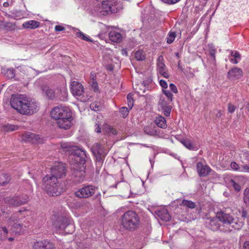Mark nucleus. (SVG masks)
Returning <instances> with one entry per match:
<instances>
[{
  "mask_svg": "<svg viewBox=\"0 0 249 249\" xmlns=\"http://www.w3.org/2000/svg\"><path fill=\"white\" fill-rule=\"evenodd\" d=\"M78 249H89V247L87 246H84L83 244H80L79 246Z\"/></svg>",
  "mask_w": 249,
  "mask_h": 249,
  "instance_id": "nucleus-55",
  "label": "nucleus"
},
{
  "mask_svg": "<svg viewBox=\"0 0 249 249\" xmlns=\"http://www.w3.org/2000/svg\"><path fill=\"white\" fill-rule=\"evenodd\" d=\"M144 132L147 135L156 136L159 135V130L152 126H146L143 128Z\"/></svg>",
  "mask_w": 249,
  "mask_h": 249,
  "instance_id": "nucleus-25",
  "label": "nucleus"
},
{
  "mask_svg": "<svg viewBox=\"0 0 249 249\" xmlns=\"http://www.w3.org/2000/svg\"><path fill=\"white\" fill-rule=\"evenodd\" d=\"M160 85L162 87V89H166L168 87V85L166 82L164 80H160Z\"/></svg>",
  "mask_w": 249,
  "mask_h": 249,
  "instance_id": "nucleus-49",
  "label": "nucleus"
},
{
  "mask_svg": "<svg viewBox=\"0 0 249 249\" xmlns=\"http://www.w3.org/2000/svg\"><path fill=\"white\" fill-rule=\"evenodd\" d=\"M208 47L210 57H213V56H215L216 50L212 44H209Z\"/></svg>",
  "mask_w": 249,
  "mask_h": 249,
  "instance_id": "nucleus-41",
  "label": "nucleus"
},
{
  "mask_svg": "<svg viewBox=\"0 0 249 249\" xmlns=\"http://www.w3.org/2000/svg\"><path fill=\"white\" fill-rule=\"evenodd\" d=\"M63 95L62 98H60L61 100L65 101L67 99V92L66 89L64 88L63 90Z\"/></svg>",
  "mask_w": 249,
  "mask_h": 249,
  "instance_id": "nucleus-52",
  "label": "nucleus"
},
{
  "mask_svg": "<svg viewBox=\"0 0 249 249\" xmlns=\"http://www.w3.org/2000/svg\"><path fill=\"white\" fill-rule=\"evenodd\" d=\"M95 128V131L97 133H100L101 132V128L100 127L99 124H96Z\"/></svg>",
  "mask_w": 249,
  "mask_h": 249,
  "instance_id": "nucleus-54",
  "label": "nucleus"
},
{
  "mask_svg": "<svg viewBox=\"0 0 249 249\" xmlns=\"http://www.w3.org/2000/svg\"><path fill=\"white\" fill-rule=\"evenodd\" d=\"M8 5V2H4L3 3V6L4 7H7Z\"/></svg>",
  "mask_w": 249,
  "mask_h": 249,
  "instance_id": "nucleus-64",
  "label": "nucleus"
},
{
  "mask_svg": "<svg viewBox=\"0 0 249 249\" xmlns=\"http://www.w3.org/2000/svg\"><path fill=\"white\" fill-rule=\"evenodd\" d=\"M249 190L248 189H245L244 191L245 196H247L249 195Z\"/></svg>",
  "mask_w": 249,
  "mask_h": 249,
  "instance_id": "nucleus-60",
  "label": "nucleus"
},
{
  "mask_svg": "<svg viewBox=\"0 0 249 249\" xmlns=\"http://www.w3.org/2000/svg\"><path fill=\"white\" fill-rule=\"evenodd\" d=\"M71 90L74 96L79 97L84 93V88L80 83L73 81L71 84Z\"/></svg>",
  "mask_w": 249,
  "mask_h": 249,
  "instance_id": "nucleus-15",
  "label": "nucleus"
},
{
  "mask_svg": "<svg viewBox=\"0 0 249 249\" xmlns=\"http://www.w3.org/2000/svg\"><path fill=\"white\" fill-rule=\"evenodd\" d=\"M230 166L232 170L239 172L240 166L236 162L234 161L231 162Z\"/></svg>",
  "mask_w": 249,
  "mask_h": 249,
  "instance_id": "nucleus-45",
  "label": "nucleus"
},
{
  "mask_svg": "<svg viewBox=\"0 0 249 249\" xmlns=\"http://www.w3.org/2000/svg\"><path fill=\"white\" fill-rule=\"evenodd\" d=\"M239 172L249 173V165H241L240 167Z\"/></svg>",
  "mask_w": 249,
  "mask_h": 249,
  "instance_id": "nucleus-46",
  "label": "nucleus"
},
{
  "mask_svg": "<svg viewBox=\"0 0 249 249\" xmlns=\"http://www.w3.org/2000/svg\"><path fill=\"white\" fill-rule=\"evenodd\" d=\"M13 233V231H9L5 226H0V240L2 241L8 239L9 241H13L14 239L13 237H8V234L12 235Z\"/></svg>",
  "mask_w": 249,
  "mask_h": 249,
  "instance_id": "nucleus-19",
  "label": "nucleus"
},
{
  "mask_svg": "<svg viewBox=\"0 0 249 249\" xmlns=\"http://www.w3.org/2000/svg\"><path fill=\"white\" fill-rule=\"evenodd\" d=\"M172 0V4H175V3H177V2H178L180 0Z\"/></svg>",
  "mask_w": 249,
  "mask_h": 249,
  "instance_id": "nucleus-63",
  "label": "nucleus"
},
{
  "mask_svg": "<svg viewBox=\"0 0 249 249\" xmlns=\"http://www.w3.org/2000/svg\"><path fill=\"white\" fill-rule=\"evenodd\" d=\"M228 111H229V113H232L233 112H234V111L235 110V107L233 105H231V104H229L228 105Z\"/></svg>",
  "mask_w": 249,
  "mask_h": 249,
  "instance_id": "nucleus-50",
  "label": "nucleus"
},
{
  "mask_svg": "<svg viewBox=\"0 0 249 249\" xmlns=\"http://www.w3.org/2000/svg\"><path fill=\"white\" fill-rule=\"evenodd\" d=\"M119 112L123 118H125L128 114L129 110L126 107H122L120 108Z\"/></svg>",
  "mask_w": 249,
  "mask_h": 249,
  "instance_id": "nucleus-40",
  "label": "nucleus"
},
{
  "mask_svg": "<svg viewBox=\"0 0 249 249\" xmlns=\"http://www.w3.org/2000/svg\"><path fill=\"white\" fill-rule=\"evenodd\" d=\"M43 249H54L53 244L47 240H43Z\"/></svg>",
  "mask_w": 249,
  "mask_h": 249,
  "instance_id": "nucleus-36",
  "label": "nucleus"
},
{
  "mask_svg": "<svg viewBox=\"0 0 249 249\" xmlns=\"http://www.w3.org/2000/svg\"><path fill=\"white\" fill-rule=\"evenodd\" d=\"M10 180V177L6 174H0V185H4Z\"/></svg>",
  "mask_w": 249,
  "mask_h": 249,
  "instance_id": "nucleus-29",
  "label": "nucleus"
},
{
  "mask_svg": "<svg viewBox=\"0 0 249 249\" xmlns=\"http://www.w3.org/2000/svg\"><path fill=\"white\" fill-rule=\"evenodd\" d=\"M182 205L190 209H194L196 207V204L194 202L185 199L182 200Z\"/></svg>",
  "mask_w": 249,
  "mask_h": 249,
  "instance_id": "nucleus-32",
  "label": "nucleus"
},
{
  "mask_svg": "<svg viewBox=\"0 0 249 249\" xmlns=\"http://www.w3.org/2000/svg\"><path fill=\"white\" fill-rule=\"evenodd\" d=\"M228 59L231 63L235 64L238 63L240 60L241 55L237 51H230Z\"/></svg>",
  "mask_w": 249,
  "mask_h": 249,
  "instance_id": "nucleus-21",
  "label": "nucleus"
},
{
  "mask_svg": "<svg viewBox=\"0 0 249 249\" xmlns=\"http://www.w3.org/2000/svg\"><path fill=\"white\" fill-rule=\"evenodd\" d=\"M97 188L92 185H85L79 189L75 193V196L79 198H87L92 196L96 192Z\"/></svg>",
  "mask_w": 249,
  "mask_h": 249,
  "instance_id": "nucleus-11",
  "label": "nucleus"
},
{
  "mask_svg": "<svg viewBox=\"0 0 249 249\" xmlns=\"http://www.w3.org/2000/svg\"><path fill=\"white\" fill-rule=\"evenodd\" d=\"M90 108L95 111H98L101 108V106L99 102H94L90 105Z\"/></svg>",
  "mask_w": 249,
  "mask_h": 249,
  "instance_id": "nucleus-35",
  "label": "nucleus"
},
{
  "mask_svg": "<svg viewBox=\"0 0 249 249\" xmlns=\"http://www.w3.org/2000/svg\"><path fill=\"white\" fill-rule=\"evenodd\" d=\"M127 101L128 107L131 109L133 106V99L132 95L128 94L127 96Z\"/></svg>",
  "mask_w": 249,
  "mask_h": 249,
  "instance_id": "nucleus-44",
  "label": "nucleus"
},
{
  "mask_svg": "<svg viewBox=\"0 0 249 249\" xmlns=\"http://www.w3.org/2000/svg\"><path fill=\"white\" fill-rule=\"evenodd\" d=\"M40 22L36 20H31L23 23V27L25 28L35 29L39 27Z\"/></svg>",
  "mask_w": 249,
  "mask_h": 249,
  "instance_id": "nucleus-23",
  "label": "nucleus"
},
{
  "mask_svg": "<svg viewBox=\"0 0 249 249\" xmlns=\"http://www.w3.org/2000/svg\"><path fill=\"white\" fill-rule=\"evenodd\" d=\"M180 142L188 149L190 150L196 151L198 149V145L188 139H183Z\"/></svg>",
  "mask_w": 249,
  "mask_h": 249,
  "instance_id": "nucleus-18",
  "label": "nucleus"
},
{
  "mask_svg": "<svg viewBox=\"0 0 249 249\" xmlns=\"http://www.w3.org/2000/svg\"><path fill=\"white\" fill-rule=\"evenodd\" d=\"M169 89L170 90L174 93H177L178 92V90L176 86L173 83L169 84Z\"/></svg>",
  "mask_w": 249,
  "mask_h": 249,
  "instance_id": "nucleus-47",
  "label": "nucleus"
},
{
  "mask_svg": "<svg viewBox=\"0 0 249 249\" xmlns=\"http://www.w3.org/2000/svg\"><path fill=\"white\" fill-rule=\"evenodd\" d=\"M242 75V71L241 69L234 67L228 73V78L234 80L240 78Z\"/></svg>",
  "mask_w": 249,
  "mask_h": 249,
  "instance_id": "nucleus-17",
  "label": "nucleus"
},
{
  "mask_svg": "<svg viewBox=\"0 0 249 249\" xmlns=\"http://www.w3.org/2000/svg\"><path fill=\"white\" fill-rule=\"evenodd\" d=\"M96 77V74L95 73V72H91L90 73V77L91 78V80H93V79H96L95 78Z\"/></svg>",
  "mask_w": 249,
  "mask_h": 249,
  "instance_id": "nucleus-57",
  "label": "nucleus"
},
{
  "mask_svg": "<svg viewBox=\"0 0 249 249\" xmlns=\"http://www.w3.org/2000/svg\"><path fill=\"white\" fill-rule=\"evenodd\" d=\"M43 240L38 241L34 242L33 248V249H43Z\"/></svg>",
  "mask_w": 249,
  "mask_h": 249,
  "instance_id": "nucleus-39",
  "label": "nucleus"
},
{
  "mask_svg": "<svg viewBox=\"0 0 249 249\" xmlns=\"http://www.w3.org/2000/svg\"><path fill=\"white\" fill-rule=\"evenodd\" d=\"M155 123L160 128H165L167 127L166 121L165 118L161 116H159L156 118Z\"/></svg>",
  "mask_w": 249,
  "mask_h": 249,
  "instance_id": "nucleus-27",
  "label": "nucleus"
},
{
  "mask_svg": "<svg viewBox=\"0 0 249 249\" xmlns=\"http://www.w3.org/2000/svg\"><path fill=\"white\" fill-rule=\"evenodd\" d=\"M75 35L77 37L81 38L82 40L91 42L93 41L92 40L90 39L89 36H87L79 30H78V31L76 32Z\"/></svg>",
  "mask_w": 249,
  "mask_h": 249,
  "instance_id": "nucleus-30",
  "label": "nucleus"
},
{
  "mask_svg": "<svg viewBox=\"0 0 249 249\" xmlns=\"http://www.w3.org/2000/svg\"><path fill=\"white\" fill-rule=\"evenodd\" d=\"M53 226L55 231L59 233H61L67 227H70L72 229L73 228V225L71 223V220L66 217L63 216L54 215L52 217ZM72 230H71V231Z\"/></svg>",
  "mask_w": 249,
  "mask_h": 249,
  "instance_id": "nucleus-8",
  "label": "nucleus"
},
{
  "mask_svg": "<svg viewBox=\"0 0 249 249\" xmlns=\"http://www.w3.org/2000/svg\"><path fill=\"white\" fill-rule=\"evenodd\" d=\"M42 90L43 93L49 99H53L54 98V92L53 90L50 89L47 86H43L42 87Z\"/></svg>",
  "mask_w": 249,
  "mask_h": 249,
  "instance_id": "nucleus-24",
  "label": "nucleus"
},
{
  "mask_svg": "<svg viewBox=\"0 0 249 249\" xmlns=\"http://www.w3.org/2000/svg\"><path fill=\"white\" fill-rule=\"evenodd\" d=\"M110 40L114 42H120L123 40V36L121 33L117 30H111L109 34Z\"/></svg>",
  "mask_w": 249,
  "mask_h": 249,
  "instance_id": "nucleus-20",
  "label": "nucleus"
},
{
  "mask_svg": "<svg viewBox=\"0 0 249 249\" xmlns=\"http://www.w3.org/2000/svg\"><path fill=\"white\" fill-rule=\"evenodd\" d=\"M196 169L200 177L207 176L211 171V169L208 165L202 162H198L196 163Z\"/></svg>",
  "mask_w": 249,
  "mask_h": 249,
  "instance_id": "nucleus-16",
  "label": "nucleus"
},
{
  "mask_svg": "<svg viewBox=\"0 0 249 249\" xmlns=\"http://www.w3.org/2000/svg\"><path fill=\"white\" fill-rule=\"evenodd\" d=\"M54 29H55V31H57V32H60V31H62L65 30V28L61 25H56L55 26Z\"/></svg>",
  "mask_w": 249,
  "mask_h": 249,
  "instance_id": "nucleus-51",
  "label": "nucleus"
},
{
  "mask_svg": "<svg viewBox=\"0 0 249 249\" xmlns=\"http://www.w3.org/2000/svg\"><path fill=\"white\" fill-rule=\"evenodd\" d=\"M135 57L137 60H142L145 58L144 52L142 50H139L135 53Z\"/></svg>",
  "mask_w": 249,
  "mask_h": 249,
  "instance_id": "nucleus-34",
  "label": "nucleus"
},
{
  "mask_svg": "<svg viewBox=\"0 0 249 249\" xmlns=\"http://www.w3.org/2000/svg\"><path fill=\"white\" fill-rule=\"evenodd\" d=\"M51 116L56 121L58 126L61 129H69L73 124L71 111L67 107H54L51 111Z\"/></svg>",
  "mask_w": 249,
  "mask_h": 249,
  "instance_id": "nucleus-4",
  "label": "nucleus"
},
{
  "mask_svg": "<svg viewBox=\"0 0 249 249\" xmlns=\"http://www.w3.org/2000/svg\"><path fill=\"white\" fill-rule=\"evenodd\" d=\"M165 69V65L164 63L163 57L160 55L157 60V70L158 71Z\"/></svg>",
  "mask_w": 249,
  "mask_h": 249,
  "instance_id": "nucleus-31",
  "label": "nucleus"
},
{
  "mask_svg": "<svg viewBox=\"0 0 249 249\" xmlns=\"http://www.w3.org/2000/svg\"><path fill=\"white\" fill-rule=\"evenodd\" d=\"M176 34L175 32H170L169 33L167 37V42L168 44L172 43L175 40Z\"/></svg>",
  "mask_w": 249,
  "mask_h": 249,
  "instance_id": "nucleus-37",
  "label": "nucleus"
},
{
  "mask_svg": "<svg viewBox=\"0 0 249 249\" xmlns=\"http://www.w3.org/2000/svg\"><path fill=\"white\" fill-rule=\"evenodd\" d=\"M247 216V213L246 211L243 210L242 212V217L246 218Z\"/></svg>",
  "mask_w": 249,
  "mask_h": 249,
  "instance_id": "nucleus-58",
  "label": "nucleus"
},
{
  "mask_svg": "<svg viewBox=\"0 0 249 249\" xmlns=\"http://www.w3.org/2000/svg\"><path fill=\"white\" fill-rule=\"evenodd\" d=\"M11 107L21 114L31 115L38 110L39 105L35 100L25 95H12L10 99Z\"/></svg>",
  "mask_w": 249,
  "mask_h": 249,
  "instance_id": "nucleus-3",
  "label": "nucleus"
},
{
  "mask_svg": "<svg viewBox=\"0 0 249 249\" xmlns=\"http://www.w3.org/2000/svg\"><path fill=\"white\" fill-rule=\"evenodd\" d=\"M66 169L63 162L55 163L51 168V176H46L43 178V187L51 196H59L64 191L63 185L57 179L65 176Z\"/></svg>",
  "mask_w": 249,
  "mask_h": 249,
  "instance_id": "nucleus-1",
  "label": "nucleus"
},
{
  "mask_svg": "<svg viewBox=\"0 0 249 249\" xmlns=\"http://www.w3.org/2000/svg\"><path fill=\"white\" fill-rule=\"evenodd\" d=\"M31 212L27 210H20L17 213L13 214L7 220V223L12 227V231L13 232L20 234L23 232L24 229L23 226L21 224H17L16 222L21 219L22 217H25L26 215H28Z\"/></svg>",
  "mask_w": 249,
  "mask_h": 249,
  "instance_id": "nucleus-7",
  "label": "nucleus"
},
{
  "mask_svg": "<svg viewBox=\"0 0 249 249\" xmlns=\"http://www.w3.org/2000/svg\"><path fill=\"white\" fill-rule=\"evenodd\" d=\"M61 147L68 155L71 157L73 161L84 162V159L86 157V151L82 148H79L77 146L72 145L70 143L62 142L60 144Z\"/></svg>",
  "mask_w": 249,
  "mask_h": 249,
  "instance_id": "nucleus-5",
  "label": "nucleus"
},
{
  "mask_svg": "<svg viewBox=\"0 0 249 249\" xmlns=\"http://www.w3.org/2000/svg\"><path fill=\"white\" fill-rule=\"evenodd\" d=\"M156 213L163 221H169L171 219V216L166 209H163L158 210L156 212Z\"/></svg>",
  "mask_w": 249,
  "mask_h": 249,
  "instance_id": "nucleus-22",
  "label": "nucleus"
},
{
  "mask_svg": "<svg viewBox=\"0 0 249 249\" xmlns=\"http://www.w3.org/2000/svg\"><path fill=\"white\" fill-rule=\"evenodd\" d=\"M22 139L26 142H30L33 143H39L43 142V139L39 135L30 132H25L22 135Z\"/></svg>",
  "mask_w": 249,
  "mask_h": 249,
  "instance_id": "nucleus-14",
  "label": "nucleus"
},
{
  "mask_svg": "<svg viewBox=\"0 0 249 249\" xmlns=\"http://www.w3.org/2000/svg\"><path fill=\"white\" fill-rule=\"evenodd\" d=\"M173 101L167 99L163 95H160L158 104L159 110L166 117H169L173 108Z\"/></svg>",
  "mask_w": 249,
  "mask_h": 249,
  "instance_id": "nucleus-10",
  "label": "nucleus"
},
{
  "mask_svg": "<svg viewBox=\"0 0 249 249\" xmlns=\"http://www.w3.org/2000/svg\"><path fill=\"white\" fill-rule=\"evenodd\" d=\"M161 0L163 2H164V3L172 4V2L171 0Z\"/></svg>",
  "mask_w": 249,
  "mask_h": 249,
  "instance_id": "nucleus-59",
  "label": "nucleus"
},
{
  "mask_svg": "<svg viewBox=\"0 0 249 249\" xmlns=\"http://www.w3.org/2000/svg\"><path fill=\"white\" fill-rule=\"evenodd\" d=\"M158 72L160 74L165 78H168L169 77V74L166 71L165 69L159 71Z\"/></svg>",
  "mask_w": 249,
  "mask_h": 249,
  "instance_id": "nucleus-48",
  "label": "nucleus"
},
{
  "mask_svg": "<svg viewBox=\"0 0 249 249\" xmlns=\"http://www.w3.org/2000/svg\"><path fill=\"white\" fill-rule=\"evenodd\" d=\"M209 61L211 65H213V66L216 65L215 56H213V57H210Z\"/></svg>",
  "mask_w": 249,
  "mask_h": 249,
  "instance_id": "nucleus-53",
  "label": "nucleus"
},
{
  "mask_svg": "<svg viewBox=\"0 0 249 249\" xmlns=\"http://www.w3.org/2000/svg\"><path fill=\"white\" fill-rule=\"evenodd\" d=\"M162 92L163 94V96H165L167 99L171 101L173 100V94L167 89H162Z\"/></svg>",
  "mask_w": 249,
  "mask_h": 249,
  "instance_id": "nucleus-33",
  "label": "nucleus"
},
{
  "mask_svg": "<svg viewBox=\"0 0 249 249\" xmlns=\"http://www.w3.org/2000/svg\"><path fill=\"white\" fill-rule=\"evenodd\" d=\"M9 210L8 207L5 208L2 205V202H0V217H2L3 219L6 218L9 213Z\"/></svg>",
  "mask_w": 249,
  "mask_h": 249,
  "instance_id": "nucleus-28",
  "label": "nucleus"
},
{
  "mask_svg": "<svg viewBox=\"0 0 249 249\" xmlns=\"http://www.w3.org/2000/svg\"><path fill=\"white\" fill-rule=\"evenodd\" d=\"M28 199V196L26 195H22L21 196H17L13 197H6L4 199V203L9 206H18L26 203Z\"/></svg>",
  "mask_w": 249,
  "mask_h": 249,
  "instance_id": "nucleus-12",
  "label": "nucleus"
},
{
  "mask_svg": "<svg viewBox=\"0 0 249 249\" xmlns=\"http://www.w3.org/2000/svg\"><path fill=\"white\" fill-rule=\"evenodd\" d=\"M18 128V126L9 124H1L0 126V130L5 132L15 131Z\"/></svg>",
  "mask_w": 249,
  "mask_h": 249,
  "instance_id": "nucleus-26",
  "label": "nucleus"
},
{
  "mask_svg": "<svg viewBox=\"0 0 249 249\" xmlns=\"http://www.w3.org/2000/svg\"><path fill=\"white\" fill-rule=\"evenodd\" d=\"M231 184L236 191L239 192L241 190V186L236 182L235 180L231 179Z\"/></svg>",
  "mask_w": 249,
  "mask_h": 249,
  "instance_id": "nucleus-42",
  "label": "nucleus"
},
{
  "mask_svg": "<svg viewBox=\"0 0 249 249\" xmlns=\"http://www.w3.org/2000/svg\"><path fill=\"white\" fill-rule=\"evenodd\" d=\"M244 249H249V241H246L244 244Z\"/></svg>",
  "mask_w": 249,
  "mask_h": 249,
  "instance_id": "nucleus-56",
  "label": "nucleus"
},
{
  "mask_svg": "<svg viewBox=\"0 0 249 249\" xmlns=\"http://www.w3.org/2000/svg\"><path fill=\"white\" fill-rule=\"evenodd\" d=\"M5 74L8 79H12L15 76L14 71L13 69H9L6 71Z\"/></svg>",
  "mask_w": 249,
  "mask_h": 249,
  "instance_id": "nucleus-43",
  "label": "nucleus"
},
{
  "mask_svg": "<svg viewBox=\"0 0 249 249\" xmlns=\"http://www.w3.org/2000/svg\"><path fill=\"white\" fill-rule=\"evenodd\" d=\"M178 68L183 72H184V69L182 67V66L180 65V61H179L178 63Z\"/></svg>",
  "mask_w": 249,
  "mask_h": 249,
  "instance_id": "nucleus-61",
  "label": "nucleus"
},
{
  "mask_svg": "<svg viewBox=\"0 0 249 249\" xmlns=\"http://www.w3.org/2000/svg\"><path fill=\"white\" fill-rule=\"evenodd\" d=\"M120 221L124 228L127 230H134L139 225L140 218L135 212L128 211L123 214Z\"/></svg>",
  "mask_w": 249,
  "mask_h": 249,
  "instance_id": "nucleus-6",
  "label": "nucleus"
},
{
  "mask_svg": "<svg viewBox=\"0 0 249 249\" xmlns=\"http://www.w3.org/2000/svg\"><path fill=\"white\" fill-rule=\"evenodd\" d=\"M91 151L95 157L98 163L101 164L104 158L107 153V151L104 148L102 145L96 143L92 146Z\"/></svg>",
  "mask_w": 249,
  "mask_h": 249,
  "instance_id": "nucleus-13",
  "label": "nucleus"
},
{
  "mask_svg": "<svg viewBox=\"0 0 249 249\" xmlns=\"http://www.w3.org/2000/svg\"><path fill=\"white\" fill-rule=\"evenodd\" d=\"M221 115H222V113L220 111H219L216 115V117H218V118L220 117L221 116Z\"/></svg>",
  "mask_w": 249,
  "mask_h": 249,
  "instance_id": "nucleus-62",
  "label": "nucleus"
},
{
  "mask_svg": "<svg viewBox=\"0 0 249 249\" xmlns=\"http://www.w3.org/2000/svg\"><path fill=\"white\" fill-rule=\"evenodd\" d=\"M88 158V157L86 154V157L84 159L85 161L83 163L80 161H73V172L72 175L73 176V179L75 182H81L84 181L86 175V166L85 164Z\"/></svg>",
  "mask_w": 249,
  "mask_h": 249,
  "instance_id": "nucleus-9",
  "label": "nucleus"
},
{
  "mask_svg": "<svg viewBox=\"0 0 249 249\" xmlns=\"http://www.w3.org/2000/svg\"><path fill=\"white\" fill-rule=\"evenodd\" d=\"M243 225V223L237 218H234L230 214L221 211L217 213L216 217L209 221L207 226L213 231L219 230L223 232H230L240 230Z\"/></svg>",
  "mask_w": 249,
  "mask_h": 249,
  "instance_id": "nucleus-2",
  "label": "nucleus"
},
{
  "mask_svg": "<svg viewBox=\"0 0 249 249\" xmlns=\"http://www.w3.org/2000/svg\"><path fill=\"white\" fill-rule=\"evenodd\" d=\"M90 84L95 92H98L99 91L98 85L96 79L91 80Z\"/></svg>",
  "mask_w": 249,
  "mask_h": 249,
  "instance_id": "nucleus-38",
  "label": "nucleus"
}]
</instances>
